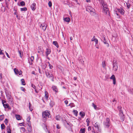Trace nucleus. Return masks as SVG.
<instances>
[{
	"mask_svg": "<svg viewBox=\"0 0 133 133\" xmlns=\"http://www.w3.org/2000/svg\"><path fill=\"white\" fill-rule=\"evenodd\" d=\"M86 10L90 12L92 16L96 18H98V15L95 12V10L94 9L90 6H88L86 8Z\"/></svg>",
	"mask_w": 133,
	"mask_h": 133,
	"instance_id": "f257e3e1",
	"label": "nucleus"
},
{
	"mask_svg": "<svg viewBox=\"0 0 133 133\" xmlns=\"http://www.w3.org/2000/svg\"><path fill=\"white\" fill-rule=\"evenodd\" d=\"M102 5L103 7V12L106 14H109V11L108 6L107 4L105 3H103Z\"/></svg>",
	"mask_w": 133,
	"mask_h": 133,
	"instance_id": "f03ea898",
	"label": "nucleus"
},
{
	"mask_svg": "<svg viewBox=\"0 0 133 133\" xmlns=\"http://www.w3.org/2000/svg\"><path fill=\"white\" fill-rule=\"evenodd\" d=\"M42 115L43 118H49L50 116V111L48 110L42 112Z\"/></svg>",
	"mask_w": 133,
	"mask_h": 133,
	"instance_id": "7ed1b4c3",
	"label": "nucleus"
},
{
	"mask_svg": "<svg viewBox=\"0 0 133 133\" xmlns=\"http://www.w3.org/2000/svg\"><path fill=\"white\" fill-rule=\"evenodd\" d=\"M45 74L47 77L49 78H53V76L52 73V71L50 70H47L45 71Z\"/></svg>",
	"mask_w": 133,
	"mask_h": 133,
	"instance_id": "20e7f679",
	"label": "nucleus"
},
{
	"mask_svg": "<svg viewBox=\"0 0 133 133\" xmlns=\"http://www.w3.org/2000/svg\"><path fill=\"white\" fill-rule=\"evenodd\" d=\"M94 126L97 129L96 132L97 133H100L101 132V129L100 128L99 125H98V123L96 122L94 124Z\"/></svg>",
	"mask_w": 133,
	"mask_h": 133,
	"instance_id": "39448f33",
	"label": "nucleus"
},
{
	"mask_svg": "<svg viewBox=\"0 0 133 133\" xmlns=\"http://www.w3.org/2000/svg\"><path fill=\"white\" fill-rule=\"evenodd\" d=\"M110 121L109 118H107L104 123V124L106 127L108 128L110 125Z\"/></svg>",
	"mask_w": 133,
	"mask_h": 133,
	"instance_id": "423d86ee",
	"label": "nucleus"
},
{
	"mask_svg": "<svg viewBox=\"0 0 133 133\" xmlns=\"http://www.w3.org/2000/svg\"><path fill=\"white\" fill-rule=\"evenodd\" d=\"M6 96L9 102L11 103H12V102H12V98L9 94H6Z\"/></svg>",
	"mask_w": 133,
	"mask_h": 133,
	"instance_id": "0eeeda50",
	"label": "nucleus"
},
{
	"mask_svg": "<svg viewBox=\"0 0 133 133\" xmlns=\"http://www.w3.org/2000/svg\"><path fill=\"white\" fill-rule=\"evenodd\" d=\"M28 119H29V120H28V125L29 126V128H28V130L29 131V133H32V130L31 129V128L30 127V121H29V120L30 119V118L29 117H28Z\"/></svg>",
	"mask_w": 133,
	"mask_h": 133,
	"instance_id": "6e6552de",
	"label": "nucleus"
},
{
	"mask_svg": "<svg viewBox=\"0 0 133 133\" xmlns=\"http://www.w3.org/2000/svg\"><path fill=\"white\" fill-rule=\"evenodd\" d=\"M118 68L117 64V62H115L113 64V69L115 71L117 70Z\"/></svg>",
	"mask_w": 133,
	"mask_h": 133,
	"instance_id": "1a4fd4ad",
	"label": "nucleus"
},
{
	"mask_svg": "<svg viewBox=\"0 0 133 133\" xmlns=\"http://www.w3.org/2000/svg\"><path fill=\"white\" fill-rule=\"evenodd\" d=\"M119 114H120V116L121 117V118L122 120V121H124V114L123 113V111L120 110L119 111Z\"/></svg>",
	"mask_w": 133,
	"mask_h": 133,
	"instance_id": "9d476101",
	"label": "nucleus"
},
{
	"mask_svg": "<svg viewBox=\"0 0 133 133\" xmlns=\"http://www.w3.org/2000/svg\"><path fill=\"white\" fill-rule=\"evenodd\" d=\"M40 28L42 29L43 31H44L46 29V26L44 24H42L40 26Z\"/></svg>",
	"mask_w": 133,
	"mask_h": 133,
	"instance_id": "9b49d317",
	"label": "nucleus"
},
{
	"mask_svg": "<svg viewBox=\"0 0 133 133\" xmlns=\"http://www.w3.org/2000/svg\"><path fill=\"white\" fill-rule=\"evenodd\" d=\"M111 79H112L113 81V84L115 85L116 83V78L114 75H112L110 78Z\"/></svg>",
	"mask_w": 133,
	"mask_h": 133,
	"instance_id": "f8f14e48",
	"label": "nucleus"
},
{
	"mask_svg": "<svg viewBox=\"0 0 133 133\" xmlns=\"http://www.w3.org/2000/svg\"><path fill=\"white\" fill-rule=\"evenodd\" d=\"M91 41H94L95 43V44H97L98 43V40L97 39L95 38V36H94L93 38L92 39Z\"/></svg>",
	"mask_w": 133,
	"mask_h": 133,
	"instance_id": "ddd939ff",
	"label": "nucleus"
},
{
	"mask_svg": "<svg viewBox=\"0 0 133 133\" xmlns=\"http://www.w3.org/2000/svg\"><path fill=\"white\" fill-rule=\"evenodd\" d=\"M36 4L35 3H34L31 6V8L32 10L33 11L35 10L36 9L35 6Z\"/></svg>",
	"mask_w": 133,
	"mask_h": 133,
	"instance_id": "4468645a",
	"label": "nucleus"
},
{
	"mask_svg": "<svg viewBox=\"0 0 133 133\" xmlns=\"http://www.w3.org/2000/svg\"><path fill=\"white\" fill-rule=\"evenodd\" d=\"M118 11L122 14L123 15L124 14V11L123 9L121 8L118 10Z\"/></svg>",
	"mask_w": 133,
	"mask_h": 133,
	"instance_id": "2eb2a0df",
	"label": "nucleus"
},
{
	"mask_svg": "<svg viewBox=\"0 0 133 133\" xmlns=\"http://www.w3.org/2000/svg\"><path fill=\"white\" fill-rule=\"evenodd\" d=\"M85 128H81L79 133H85Z\"/></svg>",
	"mask_w": 133,
	"mask_h": 133,
	"instance_id": "dca6fc26",
	"label": "nucleus"
},
{
	"mask_svg": "<svg viewBox=\"0 0 133 133\" xmlns=\"http://www.w3.org/2000/svg\"><path fill=\"white\" fill-rule=\"evenodd\" d=\"M46 55L47 56H48V55H49L51 51L49 49H46Z\"/></svg>",
	"mask_w": 133,
	"mask_h": 133,
	"instance_id": "f3484780",
	"label": "nucleus"
},
{
	"mask_svg": "<svg viewBox=\"0 0 133 133\" xmlns=\"http://www.w3.org/2000/svg\"><path fill=\"white\" fill-rule=\"evenodd\" d=\"M52 89L53 90L56 92H57L58 91V89L56 88V87L55 86H52Z\"/></svg>",
	"mask_w": 133,
	"mask_h": 133,
	"instance_id": "a211bd4d",
	"label": "nucleus"
},
{
	"mask_svg": "<svg viewBox=\"0 0 133 133\" xmlns=\"http://www.w3.org/2000/svg\"><path fill=\"white\" fill-rule=\"evenodd\" d=\"M128 91L130 94H133V89H132L129 88L128 89Z\"/></svg>",
	"mask_w": 133,
	"mask_h": 133,
	"instance_id": "6ab92c4d",
	"label": "nucleus"
},
{
	"mask_svg": "<svg viewBox=\"0 0 133 133\" xmlns=\"http://www.w3.org/2000/svg\"><path fill=\"white\" fill-rule=\"evenodd\" d=\"M15 117L16 119L18 120H21V116L19 115H16Z\"/></svg>",
	"mask_w": 133,
	"mask_h": 133,
	"instance_id": "aec40b11",
	"label": "nucleus"
},
{
	"mask_svg": "<svg viewBox=\"0 0 133 133\" xmlns=\"http://www.w3.org/2000/svg\"><path fill=\"white\" fill-rule=\"evenodd\" d=\"M64 20L65 22H69L70 21V19L69 17H66L64 19Z\"/></svg>",
	"mask_w": 133,
	"mask_h": 133,
	"instance_id": "412c9836",
	"label": "nucleus"
},
{
	"mask_svg": "<svg viewBox=\"0 0 133 133\" xmlns=\"http://www.w3.org/2000/svg\"><path fill=\"white\" fill-rule=\"evenodd\" d=\"M53 44L56 46L57 48L59 47V46L58 45V44L57 43V42L55 41H53Z\"/></svg>",
	"mask_w": 133,
	"mask_h": 133,
	"instance_id": "4be33fe9",
	"label": "nucleus"
},
{
	"mask_svg": "<svg viewBox=\"0 0 133 133\" xmlns=\"http://www.w3.org/2000/svg\"><path fill=\"white\" fill-rule=\"evenodd\" d=\"M79 114L82 118H83L85 115V114L84 113L81 112H80Z\"/></svg>",
	"mask_w": 133,
	"mask_h": 133,
	"instance_id": "5701e85b",
	"label": "nucleus"
},
{
	"mask_svg": "<svg viewBox=\"0 0 133 133\" xmlns=\"http://www.w3.org/2000/svg\"><path fill=\"white\" fill-rule=\"evenodd\" d=\"M3 106L4 108H8L9 107V104H3Z\"/></svg>",
	"mask_w": 133,
	"mask_h": 133,
	"instance_id": "b1692460",
	"label": "nucleus"
},
{
	"mask_svg": "<svg viewBox=\"0 0 133 133\" xmlns=\"http://www.w3.org/2000/svg\"><path fill=\"white\" fill-rule=\"evenodd\" d=\"M38 48L39 50V51H38V53H39L40 52H42L43 50L42 48V47L41 46H39Z\"/></svg>",
	"mask_w": 133,
	"mask_h": 133,
	"instance_id": "393cba45",
	"label": "nucleus"
},
{
	"mask_svg": "<svg viewBox=\"0 0 133 133\" xmlns=\"http://www.w3.org/2000/svg\"><path fill=\"white\" fill-rule=\"evenodd\" d=\"M92 106L94 108V109L96 110H97V105H95L94 103H93L92 104Z\"/></svg>",
	"mask_w": 133,
	"mask_h": 133,
	"instance_id": "a878e982",
	"label": "nucleus"
},
{
	"mask_svg": "<svg viewBox=\"0 0 133 133\" xmlns=\"http://www.w3.org/2000/svg\"><path fill=\"white\" fill-rule=\"evenodd\" d=\"M14 71L16 74H18L19 71L17 69L15 68L14 69Z\"/></svg>",
	"mask_w": 133,
	"mask_h": 133,
	"instance_id": "bb28decb",
	"label": "nucleus"
},
{
	"mask_svg": "<svg viewBox=\"0 0 133 133\" xmlns=\"http://www.w3.org/2000/svg\"><path fill=\"white\" fill-rule=\"evenodd\" d=\"M21 82L22 85H25V83L24 79H21Z\"/></svg>",
	"mask_w": 133,
	"mask_h": 133,
	"instance_id": "cd10ccee",
	"label": "nucleus"
},
{
	"mask_svg": "<svg viewBox=\"0 0 133 133\" xmlns=\"http://www.w3.org/2000/svg\"><path fill=\"white\" fill-rule=\"evenodd\" d=\"M69 106L71 108H72L75 106V105L73 103H71L69 105Z\"/></svg>",
	"mask_w": 133,
	"mask_h": 133,
	"instance_id": "c85d7f7f",
	"label": "nucleus"
},
{
	"mask_svg": "<svg viewBox=\"0 0 133 133\" xmlns=\"http://www.w3.org/2000/svg\"><path fill=\"white\" fill-rule=\"evenodd\" d=\"M73 112L74 115L76 116H77L78 113L77 111L76 110H74L73 111Z\"/></svg>",
	"mask_w": 133,
	"mask_h": 133,
	"instance_id": "c756f323",
	"label": "nucleus"
},
{
	"mask_svg": "<svg viewBox=\"0 0 133 133\" xmlns=\"http://www.w3.org/2000/svg\"><path fill=\"white\" fill-rule=\"evenodd\" d=\"M34 57L33 56H31V57L30 58V59L29 60H30V61H31V62H32L34 60Z\"/></svg>",
	"mask_w": 133,
	"mask_h": 133,
	"instance_id": "7c9ffc66",
	"label": "nucleus"
},
{
	"mask_svg": "<svg viewBox=\"0 0 133 133\" xmlns=\"http://www.w3.org/2000/svg\"><path fill=\"white\" fill-rule=\"evenodd\" d=\"M19 54V55L21 57H22V55H23V52L21 51H18Z\"/></svg>",
	"mask_w": 133,
	"mask_h": 133,
	"instance_id": "2f4dec72",
	"label": "nucleus"
},
{
	"mask_svg": "<svg viewBox=\"0 0 133 133\" xmlns=\"http://www.w3.org/2000/svg\"><path fill=\"white\" fill-rule=\"evenodd\" d=\"M55 118L57 120H59L60 117L59 115H58L56 116Z\"/></svg>",
	"mask_w": 133,
	"mask_h": 133,
	"instance_id": "473e14b6",
	"label": "nucleus"
},
{
	"mask_svg": "<svg viewBox=\"0 0 133 133\" xmlns=\"http://www.w3.org/2000/svg\"><path fill=\"white\" fill-rule=\"evenodd\" d=\"M102 67L103 68H104L106 66V65L105 64V61H103L102 62Z\"/></svg>",
	"mask_w": 133,
	"mask_h": 133,
	"instance_id": "72a5a7b5",
	"label": "nucleus"
},
{
	"mask_svg": "<svg viewBox=\"0 0 133 133\" xmlns=\"http://www.w3.org/2000/svg\"><path fill=\"white\" fill-rule=\"evenodd\" d=\"M102 38L103 39V40H104L103 42H104V43L105 44H107V42H106V41L105 40V37L104 36H103Z\"/></svg>",
	"mask_w": 133,
	"mask_h": 133,
	"instance_id": "f704fd0d",
	"label": "nucleus"
},
{
	"mask_svg": "<svg viewBox=\"0 0 133 133\" xmlns=\"http://www.w3.org/2000/svg\"><path fill=\"white\" fill-rule=\"evenodd\" d=\"M20 4L22 6H24L25 5V2L24 1H22L20 3Z\"/></svg>",
	"mask_w": 133,
	"mask_h": 133,
	"instance_id": "c9c22d12",
	"label": "nucleus"
},
{
	"mask_svg": "<svg viewBox=\"0 0 133 133\" xmlns=\"http://www.w3.org/2000/svg\"><path fill=\"white\" fill-rule=\"evenodd\" d=\"M45 97L47 99L48 98V93L46 91H45Z\"/></svg>",
	"mask_w": 133,
	"mask_h": 133,
	"instance_id": "e433bc0d",
	"label": "nucleus"
},
{
	"mask_svg": "<svg viewBox=\"0 0 133 133\" xmlns=\"http://www.w3.org/2000/svg\"><path fill=\"white\" fill-rule=\"evenodd\" d=\"M21 11H26L27 10V8H26L25 7L23 8H21Z\"/></svg>",
	"mask_w": 133,
	"mask_h": 133,
	"instance_id": "4c0bfd02",
	"label": "nucleus"
},
{
	"mask_svg": "<svg viewBox=\"0 0 133 133\" xmlns=\"http://www.w3.org/2000/svg\"><path fill=\"white\" fill-rule=\"evenodd\" d=\"M50 105L51 107H52L54 104V103L52 101H51L50 103Z\"/></svg>",
	"mask_w": 133,
	"mask_h": 133,
	"instance_id": "58836bf2",
	"label": "nucleus"
},
{
	"mask_svg": "<svg viewBox=\"0 0 133 133\" xmlns=\"http://www.w3.org/2000/svg\"><path fill=\"white\" fill-rule=\"evenodd\" d=\"M31 103H30L29 102V108L30 110L31 111L33 109H30V107H31Z\"/></svg>",
	"mask_w": 133,
	"mask_h": 133,
	"instance_id": "ea45409f",
	"label": "nucleus"
},
{
	"mask_svg": "<svg viewBox=\"0 0 133 133\" xmlns=\"http://www.w3.org/2000/svg\"><path fill=\"white\" fill-rule=\"evenodd\" d=\"M1 128L2 129H3L5 128V125L3 124H2L1 125Z\"/></svg>",
	"mask_w": 133,
	"mask_h": 133,
	"instance_id": "a19ab883",
	"label": "nucleus"
},
{
	"mask_svg": "<svg viewBox=\"0 0 133 133\" xmlns=\"http://www.w3.org/2000/svg\"><path fill=\"white\" fill-rule=\"evenodd\" d=\"M48 63H49V68L50 69H52L53 68V66L51 65L49 62H48Z\"/></svg>",
	"mask_w": 133,
	"mask_h": 133,
	"instance_id": "79ce46f5",
	"label": "nucleus"
},
{
	"mask_svg": "<svg viewBox=\"0 0 133 133\" xmlns=\"http://www.w3.org/2000/svg\"><path fill=\"white\" fill-rule=\"evenodd\" d=\"M48 5L50 7H51L52 6V3L51 1H49L48 3Z\"/></svg>",
	"mask_w": 133,
	"mask_h": 133,
	"instance_id": "37998d69",
	"label": "nucleus"
},
{
	"mask_svg": "<svg viewBox=\"0 0 133 133\" xmlns=\"http://www.w3.org/2000/svg\"><path fill=\"white\" fill-rule=\"evenodd\" d=\"M4 118V116L3 115H0V120L2 121L3 120Z\"/></svg>",
	"mask_w": 133,
	"mask_h": 133,
	"instance_id": "c03bdc74",
	"label": "nucleus"
},
{
	"mask_svg": "<svg viewBox=\"0 0 133 133\" xmlns=\"http://www.w3.org/2000/svg\"><path fill=\"white\" fill-rule=\"evenodd\" d=\"M126 4H127V7L129 9L130 8V4L128 3H126Z\"/></svg>",
	"mask_w": 133,
	"mask_h": 133,
	"instance_id": "a18cd8bd",
	"label": "nucleus"
},
{
	"mask_svg": "<svg viewBox=\"0 0 133 133\" xmlns=\"http://www.w3.org/2000/svg\"><path fill=\"white\" fill-rule=\"evenodd\" d=\"M20 129L21 130H22L23 131H25V129L24 127H21L20 128Z\"/></svg>",
	"mask_w": 133,
	"mask_h": 133,
	"instance_id": "49530a36",
	"label": "nucleus"
},
{
	"mask_svg": "<svg viewBox=\"0 0 133 133\" xmlns=\"http://www.w3.org/2000/svg\"><path fill=\"white\" fill-rule=\"evenodd\" d=\"M86 121L88 123V124H89V122H90L89 119L88 118L87 119Z\"/></svg>",
	"mask_w": 133,
	"mask_h": 133,
	"instance_id": "de8ad7c7",
	"label": "nucleus"
},
{
	"mask_svg": "<svg viewBox=\"0 0 133 133\" xmlns=\"http://www.w3.org/2000/svg\"><path fill=\"white\" fill-rule=\"evenodd\" d=\"M18 74L19 75H21L22 74V72L21 71H19Z\"/></svg>",
	"mask_w": 133,
	"mask_h": 133,
	"instance_id": "09e8293b",
	"label": "nucleus"
},
{
	"mask_svg": "<svg viewBox=\"0 0 133 133\" xmlns=\"http://www.w3.org/2000/svg\"><path fill=\"white\" fill-rule=\"evenodd\" d=\"M2 104L3 105V104H4V103H6V101H4V100H3L2 101Z\"/></svg>",
	"mask_w": 133,
	"mask_h": 133,
	"instance_id": "8fccbe9b",
	"label": "nucleus"
},
{
	"mask_svg": "<svg viewBox=\"0 0 133 133\" xmlns=\"http://www.w3.org/2000/svg\"><path fill=\"white\" fill-rule=\"evenodd\" d=\"M10 1V0H5V3L7 5L8 3V2Z\"/></svg>",
	"mask_w": 133,
	"mask_h": 133,
	"instance_id": "3c124183",
	"label": "nucleus"
},
{
	"mask_svg": "<svg viewBox=\"0 0 133 133\" xmlns=\"http://www.w3.org/2000/svg\"><path fill=\"white\" fill-rule=\"evenodd\" d=\"M32 87L33 88H34V89H36V87H35V85L34 84H32Z\"/></svg>",
	"mask_w": 133,
	"mask_h": 133,
	"instance_id": "603ef678",
	"label": "nucleus"
},
{
	"mask_svg": "<svg viewBox=\"0 0 133 133\" xmlns=\"http://www.w3.org/2000/svg\"><path fill=\"white\" fill-rule=\"evenodd\" d=\"M56 128L58 129H59L60 128V127L59 125L58 124H57L56 125Z\"/></svg>",
	"mask_w": 133,
	"mask_h": 133,
	"instance_id": "864d4df0",
	"label": "nucleus"
},
{
	"mask_svg": "<svg viewBox=\"0 0 133 133\" xmlns=\"http://www.w3.org/2000/svg\"><path fill=\"white\" fill-rule=\"evenodd\" d=\"M65 104L67 105L68 103V101L67 100H65L64 101Z\"/></svg>",
	"mask_w": 133,
	"mask_h": 133,
	"instance_id": "5fc2aeb1",
	"label": "nucleus"
},
{
	"mask_svg": "<svg viewBox=\"0 0 133 133\" xmlns=\"http://www.w3.org/2000/svg\"><path fill=\"white\" fill-rule=\"evenodd\" d=\"M4 122H5V123H8V120L6 118L5 119V121Z\"/></svg>",
	"mask_w": 133,
	"mask_h": 133,
	"instance_id": "6e6d98bb",
	"label": "nucleus"
},
{
	"mask_svg": "<svg viewBox=\"0 0 133 133\" xmlns=\"http://www.w3.org/2000/svg\"><path fill=\"white\" fill-rule=\"evenodd\" d=\"M29 64L30 65H32V62H31V61H30V60H29Z\"/></svg>",
	"mask_w": 133,
	"mask_h": 133,
	"instance_id": "4d7b16f0",
	"label": "nucleus"
},
{
	"mask_svg": "<svg viewBox=\"0 0 133 133\" xmlns=\"http://www.w3.org/2000/svg\"><path fill=\"white\" fill-rule=\"evenodd\" d=\"M3 53H2V51H1V49L0 48V55H1V54H3Z\"/></svg>",
	"mask_w": 133,
	"mask_h": 133,
	"instance_id": "13d9d810",
	"label": "nucleus"
},
{
	"mask_svg": "<svg viewBox=\"0 0 133 133\" xmlns=\"http://www.w3.org/2000/svg\"><path fill=\"white\" fill-rule=\"evenodd\" d=\"M91 130V127H89L88 128V130L89 131L90 130Z\"/></svg>",
	"mask_w": 133,
	"mask_h": 133,
	"instance_id": "bf43d9fd",
	"label": "nucleus"
},
{
	"mask_svg": "<svg viewBox=\"0 0 133 133\" xmlns=\"http://www.w3.org/2000/svg\"><path fill=\"white\" fill-rule=\"evenodd\" d=\"M21 90H22L24 91L25 90V89L24 88L22 87L21 88Z\"/></svg>",
	"mask_w": 133,
	"mask_h": 133,
	"instance_id": "052dcab7",
	"label": "nucleus"
},
{
	"mask_svg": "<svg viewBox=\"0 0 133 133\" xmlns=\"http://www.w3.org/2000/svg\"><path fill=\"white\" fill-rule=\"evenodd\" d=\"M6 52V55L9 58H10V57L9 56V55L8 54V53H7L6 52Z\"/></svg>",
	"mask_w": 133,
	"mask_h": 133,
	"instance_id": "680f3d73",
	"label": "nucleus"
},
{
	"mask_svg": "<svg viewBox=\"0 0 133 133\" xmlns=\"http://www.w3.org/2000/svg\"><path fill=\"white\" fill-rule=\"evenodd\" d=\"M8 133H11V131L10 129H9L8 131Z\"/></svg>",
	"mask_w": 133,
	"mask_h": 133,
	"instance_id": "e2e57ef3",
	"label": "nucleus"
},
{
	"mask_svg": "<svg viewBox=\"0 0 133 133\" xmlns=\"http://www.w3.org/2000/svg\"><path fill=\"white\" fill-rule=\"evenodd\" d=\"M16 17L18 19H20V18L19 17H18V16L17 15H17H16Z\"/></svg>",
	"mask_w": 133,
	"mask_h": 133,
	"instance_id": "0e129e2a",
	"label": "nucleus"
},
{
	"mask_svg": "<svg viewBox=\"0 0 133 133\" xmlns=\"http://www.w3.org/2000/svg\"><path fill=\"white\" fill-rule=\"evenodd\" d=\"M70 39L71 41H72V40L73 38L72 37H71L70 38Z\"/></svg>",
	"mask_w": 133,
	"mask_h": 133,
	"instance_id": "69168bd1",
	"label": "nucleus"
},
{
	"mask_svg": "<svg viewBox=\"0 0 133 133\" xmlns=\"http://www.w3.org/2000/svg\"><path fill=\"white\" fill-rule=\"evenodd\" d=\"M77 79V77H74V79L75 80H76Z\"/></svg>",
	"mask_w": 133,
	"mask_h": 133,
	"instance_id": "338daca9",
	"label": "nucleus"
},
{
	"mask_svg": "<svg viewBox=\"0 0 133 133\" xmlns=\"http://www.w3.org/2000/svg\"><path fill=\"white\" fill-rule=\"evenodd\" d=\"M86 1L87 2H90V0H86Z\"/></svg>",
	"mask_w": 133,
	"mask_h": 133,
	"instance_id": "774afa93",
	"label": "nucleus"
}]
</instances>
